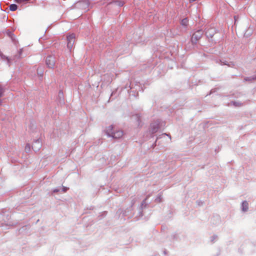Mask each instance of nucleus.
<instances>
[{"label":"nucleus","mask_w":256,"mask_h":256,"mask_svg":"<svg viewBox=\"0 0 256 256\" xmlns=\"http://www.w3.org/2000/svg\"><path fill=\"white\" fill-rule=\"evenodd\" d=\"M112 128L113 126H110L108 127L106 130V132L110 136H112L114 138H119L122 137V136H123V132L122 130H118L116 132H112Z\"/></svg>","instance_id":"1"},{"label":"nucleus","mask_w":256,"mask_h":256,"mask_svg":"<svg viewBox=\"0 0 256 256\" xmlns=\"http://www.w3.org/2000/svg\"><path fill=\"white\" fill-rule=\"evenodd\" d=\"M76 39V35L74 34H72L68 35L67 36V47L70 50H71Z\"/></svg>","instance_id":"2"},{"label":"nucleus","mask_w":256,"mask_h":256,"mask_svg":"<svg viewBox=\"0 0 256 256\" xmlns=\"http://www.w3.org/2000/svg\"><path fill=\"white\" fill-rule=\"evenodd\" d=\"M56 60L54 56H48L46 60V64L49 68H54L55 66Z\"/></svg>","instance_id":"3"},{"label":"nucleus","mask_w":256,"mask_h":256,"mask_svg":"<svg viewBox=\"0 0 256 256\" xmlns=\"http://www.w3.org/2000/svg\"><path fill=\"white\" fill-rule=\"evenodd\" d=\"M202 30H198L194 32L192 36V42L194 44L196 43V42L202 38Z\"/></svg>","instance_id":"4"},{"label":"nucleus","mask_w":256,"mask_h":256,"mask_svg":"<svg viewBox=\"0 0 256 256\" xmlns=\"http://www.w3.org/2000/svg\"><path fill=\"white\" fill-rule=\"evenodd\" d=\"M114 3L116 5L119 6H122L125 4V2L122 0H113L112 2H110L109 4Z\"/></svg>","instance_id":"5"},{"label":"nucleus","mask_w":256,"mask_h":256,"mask_svg":"<svg viewBox=\"0 0 256 256\" xmlns=\"http://www.w3.org/2000/svg\"><path fill=\"white\" fill-rule=\"evenodd\" d=\"M242 208L243 212H246L248 209V203L247 201H244L242 204Z\"/></svg>","instance_id":"6"},{"label":"nucleus","mask_w":256,"mask_h":256,"mask_svg":"<svg viewBox=\"0 0 256 256\" xmlns=\"http://www.w3.org/2000/svg\"><path fill=\"white\" fill-rule=\"evenodd\" d=\"M217 32V30L214 28L209 29V36L211 38Z\"/></svg>","instance_id":"7"},{"label":"nucleus","mask_w":256,"mask_h":256,"mask_svg":"<svg viewBox=\"0 0 256 256\" xmlns=\"http://www.w3.org/2000/svg\"><path fill=\"white\" fill-rule=\"evenodd\" d=\"M188 20L187 18H184L181 21V24L182 25L184 26H186L188 24Z\"/></svg>","instance_id":"8"},{"label":"nucleus","mask_w":256,"mask_h":256,"mask_svg":"<svg viewBox=\"0 0 256 256\" xmlns=\"http://www.w3.org/2000/svg\"><path fill=\"white\" fill-rule=\"evenodd\" d=\"M17 8H18V6L16 4H10V10L11 11H14L17 9Z\"/></svg>","instance_id":"9"},{"label":"nucleus","mask_w":256,"mask_h":256,"mask_svg":"<svg viewBox=\"0 0 256 256\" xmlns=\"http://www.w3.org/2000/svg\"><path fill=\"white\" fill-rule=\"evenodd\" d=\"M196 0H189L190 2H194L196 1Z\"/></svg>","instance_id":"10"},{"label":"nucleus","mask_w":256,"mask_h":256,"mask_svg":"<svg viewBox=\"0 0 256 256\" xmlns=\"http://www.w3.org/2000/svg\"><path fill=\"white\" fill-rule=\"evenodd\" d=\"M66 190V188H64V192H65Z\"/></svg>","instance_id":"11"},{"label":"nucleus","mask_w":256,"mask_h":256,"mask_svg":"<svg viewBox=\"0 0 256 256\" xmlns=\"http://www.w3.org/2000/svg\"><path fill=\"white\" fill-rule=\"evenodd\" d=\"M2 100H0V104H2Z\"/></svg>","instance_id":"12"}]
</instances>
